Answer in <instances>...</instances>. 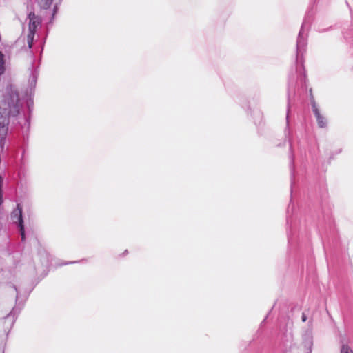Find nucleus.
I'll return each instance as SVG.
<instances>
[{"instance_id": "f257e3e1", "label": "nucleus", "mask_w": 353, "mask_h": 353, "mask_svg": "<svg viewBox=\"0 0 353 353\" xmlns=\"http://www.w3.org/2000/svg\"><path fill=\"white\" fill-rule=\"evenodd\" d=\"M19 94L10 85L7 87L0 103V141H4L8 130L10 117H16L20 112Z\"/></svg>"}, {"instance_id": "f03ea898", "label": "nucleus", "mask_w": 353, "mask_h": 353, "mask_svg": "<svg viewBox=\"0 0 353 353\" xmlns=\"http://www.w3.org/2000/svg\"><path fill=\"white\" fill-rule=\"evenodd\" d=\"M311 24L309 15H306L299 30L296 40V71L300 72L303 68V54L306 51L307 35Z\"/></svg>"}, {"instance_id": "7ed1b4c3", "label": "nucleus", "mask_w": 353, "mask_h": 353, "mask_svg": "<svg viewBox=\"0 0 353 353\" xmlns=\"http://www.w3.org/2000/svg\"><path fill=\"white\" fill-rule=\"evenodd\" d=\"M28 18L29 20V32L27 36V43L28 48H31L33 45L36 30L37 28L41 26V19L33 12L29 13Z\"/></svg>"}, {"instance_id": "20e7f679", "label": "nucleus", "mask_w": 353, "mask_h": 353, "mask_svg": "<svg viewBox=\"0 0 353 353\" xmlns=\"http://www.w3.org/2000/svg\"><path fill=\"white\" fill-rule=\"evenodd\" d=\"M22 207L18 203L17 208L12 212L10 217L14 223L17 224L21 238V241H26V233L24 228V222L22 215Z\"/></svg>"}, {"instance_id": "39448f33", "label": "nucleus", "mask_w": 353, "mask_h": 353, "mask_svg": "<svg viewBox=\"0 0 353 353\" xmlns=\"http://www.w3.org/2000/svg\"><path fill=\"white\" fill-rule=\"evenodd\" d=\"M311 106L316 117L318 126L321 128H325L327 126V120L322 114H321L317 104L312 96L311 97Z\"/></svg>"}, {"instance_id": "423d86ee", "label": "nucleus", "mask_w": 353, "mask_h": 353, "mask_svg": "<svg viewBox=\"0 0 353 353\" xmlns=\"http://www.w3.org/2000/svg\"><path fill=\"white\" fill-rule=\"evenodd\" d=\"M21 308L14 307L12 310L5 317V321H11L12 325L15 321V316L20 312Z\"/></svg>"}, {"instance_id": "0eeeda50", "label": "nucleus", "mask_w": 353, "mask_h": 353, "mask_svg": "<svg viewBox=\"0 0 353 353\" xmlns=\"http://www.w3.org/2000/svg\"><path fill=\"white\" fill-rule=\"evenodd\" d=\"M53 0H38V3L41 8L48 9L50 8Z\"/></svg>"}, {"instance_id": "6e6552de", "label": "nucleus", "mask_w": 353, "mask_h": 353, "mask_svg": "<svg viewBox=\"0 0 353 353\" xmlns=\"http://www.w3.org/2000/svg\"><path fill=\"white\" fill-rule=\"evenodd\" d=\"M5 72V60L4 55L1 51H0V76Z\"/></svg>"}, {"instance_id": "1a4fd4ad", "label": "nucleus", "mask_w": 353, "mask_h": 353, "mask_svg": "<svg viewBox=\"0 0 353 353\" xmlns=\"http://www.w3.org/2000/svg\"><path fill=\"white\" fill-rule=\"evenodd\" d=\"M341 353H353V350L347 345L343 344L341 347Z\"/></svg>"}, {"instance_id": "9d476101", "label": "nucleus", "mask_w": 353, "mask_h": 353, "mask_svg": "<svg viewBox=\"0 0 353 353\" xmlns=\"http://www.w3.org/2000/svg\"><path fill=\"white\" fill-rule=\"evenodd\" d=\"M290 95L288 94V108H287V114H286V123H287V127H288V126H289V117H290Z\"/></svg>"}, {"instance_id": "9b49d317", "label": "nucleus", "mask_w": 353, "mask_h": 353, "mask_svg": "<svg viewBox=\"0 0 353 353\" xmlns=\"http://www.w3.org/2000/svg\"><path fill=\"white\" fill-rule=\"evenodd\" d=\"M3 177L0 176V205L3 203V193H2V186H3Z\"/></svg>"}, {"instance_id": "f8f14e48", "label": "nucleus", "mask_w": 353, "mask_h": 353, "mask_svg": "<svg viewBox=\"0 0 353 353\" xmlns=\"http://www.w3.org/2000/svg\"><path fill=\"white\" fill-rule=\"evenodd\" d=\"M36 81H37V77L34 74H33L32 78L31 79V85H32V84L35 85Z\"/></svg>"}, {"instance_id": "ddd939ff", "label": "nucleus", "mask_w": 353, "mask_h": 353, "mask_svg": "<svg viewBox=\"0 0 353 353\" xmlns=\"http://www.w3.org/2000/svg\"><path fill=\"white\" fill-rule=\"evenodd\" d=\"M301 320L303 322H305L307 320V316L305 315V314L304 312L302 313Z\"/></svg>"}, {"instance_id": "4468645a", "label": "nucleus", "mask_w": 353, "mask_h": 353, "mask_svg": "<svg viewBox=\"0 0 353 353\" xmlns=\"http://www.w3.org/2000/svg\"><path fill=\"white\" fill-rule=\"evenodd\" d=\"M85 261V260L83 259L82 261ZM79 262H81V261H76L67 262V263H63V265L70 264V263H79Z\"/></svg>"}, {"instance_id": "2eb2a0df", "label": "nucleus", "mask_w": 353, "mask_h": 353, "mask_svg": "<svg viewBox=\"0 0 353 353\" xmlns=\"http://www.w3.org/2000/svg\"><path fill=\"white\" fill-rule=\"evenodd\" d=\"M308 324H309V326H310V327H312V319H311L309 321Z\"/></svg>"}, {"instance_id": "dca6fc26", "label": "nucleus", "mask_w": 353, "mask_h": 353, "mask_svg": "<svg viewBox=\"0 0 353 353\" xmlns=\"http://www.w3.org/2000/svg\"><path fill=\"white\" fill-rule=\"evenodd\" d=\"M13 288H14L15 291L17 292V299H18V291H17V288L15 285L13 286Z\"/></svg>"}, {"instance_id": "f3484780", "label": "nucleus", "mask_w": 353, "mask_h": 353, "mask_svg": "<svg viewBox=\"0 0 353 353\" xmlns=\"http://www.w3.org/2000/svg\"><path fill=\"white\" fill-rule=\"evenodd\" d=\"M290 80L294 81V75H292V77H291V76H290Z\"/></svg>"}, {"instance_id": "a211bd4d", "label": "nucleus", "mask_w": 353, "mask_h": 353, "mask_svg": "<svg viewBox=\"0 0 353 353\" xmlns=\"http://www.w3.org/2000/svg\"><path fill=\"white\" fill-rule=\"evenodd\" d=\"M57 8V6H55L54 8V13H55ZM54 14H53V15Z\"/></svg>"}, {"instance_id": "6ab92c4d", "label": "nucleus", "mask_w": 353, "mask_h": 353, "mask_svg": "<svg viewBox=\"0 0 353 353\" xmlns=\"http://www.w3.org/2000/svg\"><path fill=\"white\" fill-rule=\"evenodd\" d=\"M28 106L29 110H30V102H28Z\"/></svg>"}, {"instance_id": "aec40b11", "label": "nucleus", "mask_w": 353, "mask_h": 353, "mask_svg": "<svg viewBox=\"0 0 353 353\" xmlns=\"http://www.w3.org/2000/svg\"><path fill=\"white\" fill-rule=\"evenodd\" d=\"M291 160H292V162L294 161V157H293V155H292V157H291Z\"/></svg>"}, {"instance_id": "412c9836", "label": "nucleus", "mask_w": 353, "mask_h": 353, "mask_svg": "<svg viewBox=\"0 0 353 353\" xmlns=\"http://www.w3.org/2000/svg\"><path fill=\"white\" fill-rule=\"evenodd\" d=\"M286 129H288V131H290V129H288V127L286 126ZM287 130H285L286 131Z\"/></svg>"}, {"instance_id": "4be33fe9", "label": "nucleus", "mask_w": 353, "mask_h": 353, "mask_svg": "<svg viewBox=\"0 0 353 353\" xmlns=\"http://www.w3.org/2000/svg\"><path fill=\"white\" fill-rule=\"evenodd\" d=\"M352 26H353V19H352Z\"/></svg>"}, {"instance_id": "5701e85b", "label": "nucleus", "mask_w": 353, "mask_h": 353, "mask_svg": "<svg viewBox=\"0 0 353 353\" xmlns=\"http://www.w3.org/2000/svg\"><path fill=\"white\" fill-rule=\"evenodd\" d=\"M310 353H311V351L310 352Z\"/></svg>"}]
</instances>
